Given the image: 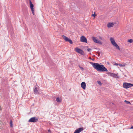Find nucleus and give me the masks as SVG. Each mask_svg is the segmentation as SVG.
<instances>
[{"mask_svg": "<svg viewBox=\"0 0 133 133\" xmlns=\"http://www.w3.org/2000/svg\"><path fill=\"white\" fill-rule=\"evenodd\" d=\"M119 64H118V63H115V64H114V65H119Z\"/></svg>", "mask_w": 133, "mask_h": 133, "instance_id": "nucleus-23", "label": "nucleus"}, {"mask_svg": "<svg viewBox=\"0 0 133 133\" xmlns=\"http://www.w3.org/2000/svg\"><path fill=\"white\" fill-rule=\"evenodd\" d=\"M56 101L57 102H60L61 101V98L58 97L56 99Z\"/></svg>", "mask_w": 133, "mask_h": 133, "instance_id": "nucleus-16", "label": "nucleus"}, {"mask_svg": "<svg viewBox=\"0 0 133 133\" xmlns=\"http://www.w3.org/2000/svg\"><path fill=\"white\" fill-rule=\"evenodd\" d=\"M75 50L76 52L82 55H83L84 54V52L83 51L78 47L76 48Z\"/></svg>", "mask_w": 133, "mask_h": 133, "instance_id": "nucleus-5", "label": "nucleus"}, {"mask_svg": "<svg viewBox=\"0 0 133 133\" xmlns=\"http://www.w3.org/2000/svg\"><path fill=\"white\" fill-rule=\"evenodd\" d=\"M114 25L113 23H109L107 24V27L108 28H111L113 27Z\"/></svg>", "mask_w": 133, "mask_h": 133, "instance_id": "nucleus-13", "label": "nucleus"}, {"mask_svg": "<svg viewBox=\"0 0 133 133\" xmlns=\"http://www.w3.org/2000/svg\"><path fill=\"white\" fill-rule=\"evenodd\" d=\"M80 40L82 42L87 43V40L85 37L82 36L81 37Z\"/></svg>", "mask_w": 133, "mask_h": 133, "instance_id": "nucleus-9", "label": "nucleus"}, {"mask_svg": "<svg viewBox=\"0 0 133 133\" xmlns=\"http://www.w3.org/2000/svg\"><path fill=\"white\" fill-rule=\"evenodd\" d=\"M124 102L127 104H130V102H129V101H127L126 100H125L124 101Z\"/></svg>", "mask_w": 133, "mask_h": 133, "instance_id": "nucleus-19", "label": "nucleus"}, {"mask_svg": "<svg viewBox=\"0 0 133 133\" xmlns=\"http://www.w3.org/2000/svg\"><path fill=\"white\" fill-rule=\"evenodd\" d=\"M92 16H93L94 17H95V13L94 14H92Z\"/></svg>", "mask_w": 133, "mask_h": 133, "instance_id": "nucleus-25", "label": "nucleus"}, {"mask_svg": "<svg viewBox=\"0 0 133 133\" xmlns=\"http://www.w3.org/2000/svg\"><path fill=\"white\" fill-rule=\"evenodd\" d=\"M92 39L94 42L97 43L102 44V43L101 42L99 41L98 40H97L96 38L95 37H93L92 38Z\"/></svg>", "mask_w": 133, "mask_h": 133, "instance_id": "nucleus-11", "label": "nucleus"}, {"mask_svg": "<svg viewBox=\"0 0 133 133\" xmlns=\"http://www.w3.org/2000/svg\"><path fill=\"white\" fill-rule=\"evenodd\" d=\"M38 119L35 117H34L31 118L28 121L29 122L36 123L38 121Z\"/></svg>", "mask_w": 133, "mask_h": 133, "instance_id": "nucleus-4", "label": "nucleus"}, {"mask_svg": "<svg viewBox=\"0 0 133 133\" xmlns=\"http://www.w3.org/2000/svg\"><path fill=\"white\" fill-rule=\"evenodd\" d=\"M133 86V84L129 83H124L123 84V87L126 89L131 87Z\"/></svg>", "mask_w": 133, "mask_h": 133, "instance_id": "nucleus-3", "label": "nucleus"}, {"mask_svg": "<svg viewBox=\"0 0 133 133\" xmlns=\"http://www.w3.org/2000/svg\"><path fill=\"white\" fill-rule=\"evenodd\" d=\"M81 87L84 89H85L86 84L84 82H82L81 84Z\"/></svg>", "mask_w": 133, "mask_h": 133, "instance_id": "nucleus-12", "label": "nucleus"}, {"mask_svg": "<svg viewBox=\"0 0 133 133\" xmlns=\"http://www.w3.org/2000/svg\"><path fill=\"white\" fill-rule=\"evenodd\" d=\"M79 67L82 70H84V69L83 68V67H81V66H79Z\"/></svg>", "mask_w": 133, "mask_h": 133, "instance_id": "nucleus-22", "label": "nucleus"}, {"mask_svg": "<svg viewBox=\"0 0 133 133\" xmlns=\"http://www.w3.org/2000/svg\"><path fill=\"white\" fill-rule=\"evenodd\" d=\"M64 133H67L66 132H65Z\"/></svg>", "mask_w": 133, "mask_h": 133, "instance_id": "nucleus-31", "label": "nucleus"}, {"mask_svg": "<svg viewBox=\"0 0 133 133\" xmlns=\"http://www.w3.org/2000/svg\"><path fill=\"white\" fill-rule=\"evenodd\" d=\"M49 67L50 69L54 70L56 69L57 68L56 66L53 63H51L50 64Z\"/></svg>", "mask_w": 133, "mask_h": 133, "instance_id": "nucleus-8", "label": "nucleus"}, {"mask_svg": "<svg viewBox=\"0 0 133 133\" xmlns=\"http://www.w3.org/2000/svg\"><path fill=\"white\" fill-rule=\"evenodd\" d=\"M130 129H133V125L131 127V128H130Z\"/></svg>", "mask_w": 133, "mask_h": 133, "instance_id": "nucleus-28", "label": "nucleus"}, {"mask_svg": "<svg viewBox=\"0 0 133 133\" xmlns=\"http://www.w3.org/2000/svg\"><path fill=\"white\" fill-rule=\"evenodd\" d=\"M10 126L11 127H12V121L11 120L10 121Z\"/></svg>", "mask_w": 133, "mask_h": 133, "instance_id": "nucleus-21", "label": "nucleus"}, {"mask_svg": "<svg viewBox=\"0 0 133 133\" xmlns=\"http://www.w3.org/2000/svg\"><path fill=\"white\" fill-rule=\"evenodd\" d=\"M92 59V60H94L95 59L93 58V59Z\"/></svg>", "mask_w": 133, "mask_h": 133, "instance_id": "nucleus-30", "label": "nucleus"}, {"mask_svg": "<svg viewBox=\"0 0 133 133\" xmlns=\"http://www.w3.org/2000/svg\"><path fill=\"white\" fill-rule=\"evenodd\" d=\"M62 37L66 41H68L69 42V43L71 44H72V42L71 39H69L66 37L64 35H63L62 36Z\"/></svg>", "mask_w": 133, "mask_h": 133, "instance_id": "nucleus-7", "label": "nucleus"}, {"mask_svg": "<svg viewBox=\"0 0 133 133\" xmlns=\"http://www.w3.org/2000/svg\"><path fill=\"white\" fill-rule=\"evenodd\" d=\"M48 132H51V131L50 130V129L48 130Z\"/></svg>", "mask_w": 133, "mask_h": 133, "instance_id": "nucleus-27", "label": "nucleus"}, {"mask_svg": "<svg viewBox=\"0 0 133 133\" xmlns=\"http://www.w3.org/2000/svg\"><path fill=\"white\" fill-rule=\"evenodd\" d=\"M128 42L129 43H132L133 42V40L131 39H129L128 40Z\"/></svg>", "mask_w": 133, "mask_h": 133, "instance_id": "nucleus-18", "label": "nucleus"}, {"mask_svg": "<svg viewBox=\"0 0 133 133\" xmlns=\"http://www.w3.org/2000/svg\"><path fill=\"white\" fill-rule=\"evenodd\" d=\"M97 83L98 84H99V85H101L102 84L101 82L99 81H97Z\"/></svg>", "mask_w": 133, "mask_h": 133, "instance_id": "nucleus-20", "label": "nucleus"}, {"mask_svg": "<svg viewBox=\"0 0 133 133\" xmlns=\"http://www.w3.org/2000/svg\"><path fill=\"white\" fill-rule=\"evenodd\" d=\"M87 50L89 52L91 50V49H90L88 48V49Z\"/></svg>", "mask_w": 133, "mask_h": 133, "instance_id": "nucleus-24", "label": "nucleus"}, {"mask_svg": "<svg viewBox=\"0 0 133 133\" xmlns=\"http://www.w3.org/2000/svg\"><path fill=\"white\" fill-rule=\"evenodd\" d=\"M110 40L112 44L117 49L120 50V48L119 46L115 42V41L114 39L112 37H110Z\"/></svg>", "mask_w": 133, "mask_h": 133, "instance_id": "nucleus-2", "label": "nucleus"}, {"mask_svg": "<svg viewBox=\"0 0 133 133\" xmlns=\"http://www.w3.org/2000/svg\"><path fill=\"white\" fill-rule=\"evenodd\" d=\"M99 38L100 39H101V40H102V38L101 37L99 36Z\"/></svg>", "mask_w": 133, "mask_h": 133, "instance_id": "nucleus-26", "label": "nucleus"}, {"mask_svg": "<svg viewBox=\"0 0 133 133\" xmlns=\"http://www.w3.org/2000/svg\"><path fill=\"white\" fill-rule=\"evenodd\" d=\"M118 65L120 67H124L125 66V64H119Z\"/></svg>", "mask_w": 133, "mask_h": 133, "instance_id": "nucleus-17", "label": "nucleus"}, {"mask_svg": "<svg viewBox=\"0 0 133 133\" xmlns=\"http://www.w3.org/2000/svg\"><path fill=\"white\" fill-rule=\"evenodd\" d=\"M83 130V128H81L76 130L74 133H79Z\"/></svg>", "mask_w": 133, "mask_h": 133, "instance_id": "nucleus-10", "label": "nucleus"}, {"mask_svg": "<svg viewBox=\"0 0 133 133\" xmlns=\"http://www.w3.org/2000/svg\"><path fill=\"white\" fill-rule=\"evenodd\" d=\"M34 93L35 94H38L39 93L38 89L37 87H35L34 89Z\"/></svg>", "mask_w": 133, "mask_h": 133, "instance_id": "nucleus-14", "label": "nucleus"}, {"mask_svg": "<svg viewBox=\"0 0 133 133\" xmlns=\"http://www.w3.org/2000/svg\"><path fill=\"white\" fill-rule=\"evenodd\" d=\"M107 63H108V64L109 65V64H109V62H107Z\"/></svg>", "mask_w": 133, "mask_h": 133, "instance_id": "nucleus-29", "label": "nucleus"}, {"mask_svg": "<svg viewBox=\"0 0 133 133\" xmlns=\"http://www.w3.org/2000/svg\"><path fill=\"white\" fill-rule=\"evenodd\" d=\"M92 65L93 67L98 72H104L107 71V69L103 65H100L99 64L92 63Z\"/></svg>", "mask_w": 133, "mask_h": 133, "instance_id": "nucleus-1", "label": "nucleus"}, {"mask_svg": "<svg viewBox=\"0 0 133 133\" xmlns=\"http://www.w3.org/2000/svg\"><path fill=\"white\" fill-rule=\"evenodd\" d=\"M29 3L30 5V7L31 9L32 13L33 15H34L35 13L34 8H33L34 6V5L32 3L30 0L29 1Z\"/></svg>", "mask_w": 133, "mask_h": 133, "instance_id": "nucleus-6", "label": "nucleus"}, {"mask_svg": "<svg viewBox=\"0 0 133 133\" xmlns=\"http://www.w3.org/2000/svg\"><path fill=\"white\" fill-rule=\"evenodd\" d=\"M109 75L110 76L114 77H116L117 76L116 74L111 72L109 73Z\"/></svg>", "mask_w": 133, "mask_h": 133, "instance_id": "nucleus-15", "label": "nucleus"}]
</instances>
